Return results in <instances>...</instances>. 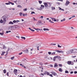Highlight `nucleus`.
I'll return each instance as SVG.
<instances>
[{
  "label": "nucleus",
  "instance_id": "1",
  "mask_svg": "<svg viewBox=\"0 0 77 77\" xmlns=\"http://www.w3.org/2000/svg\"><path fill=\"white\" fill-rule=\"evenodd\" d=\"M71 51L72 54H75L77 53V49H71Z\"/></svg>",
  "mask_w": 77,
  "mask_h": 77
},
{
  "label": "nucleus",
  "instance_id": "2",
  "mask_svg": "<svg viewBox=\"0 0 77 77\" xmlns=\"http://www.w3.org/2000/svg\"><path fill=\"white\" fill-rule=\"evenodd\" d=\"M6 18H7V17L5 15L3 16L2 18L4 21V23H6Z\"/></svg>",
  "mask_w": 77,
  "mask_h": 77
},
{
  "label": "nucleus",
  "instance_id": "3",
  "mask_svg": "<svg viewBox=\"0 0 77 77\" xmlns=\"http://www.w3.org/2000/svg\"><path fill=\"white\" fill-rule=\"evenodd\" d=\"M43 24L41 21H39L37 24V25L38 26H39L40 25H42Z\"/></svg>",
  "mask_w": 77,
  "mask_h": 77
},
{
  "label": "nucleus",
  "instance_id": "4",
  "mask_svg": "<svg viewBox=\"0 0 77 77\" xmlns=\"http://www.w3.org/2000/svg\"><path fill=\"white\" fill-rule=\"evenodd\" d=\"M18 71V70L17 69H15L14 70V74L15 75H17V72Z\"/></svg>",
  "mask_w": 77,
  "mask_h": 77
},
{
  "label": "nucleus",
  "instance_id": "5",
  "mask_svg": "<svg viewBox=\"0 0 77 77\" xmlns=\"http://www.w3.org/2000/svg\"><path fill=\"white\" fill-rule=\"evenodd\" d=\"M70 3V2L69 1L67 0L66 1V2L65 4V6H68L69 4Z\"/></svg>",
  "mask_w": 77,
  "mask_h": 77
},
{
  "label": "nucleus",
  "instance_id": "6",
  "mask_svg": "<svg viewBox=\"0 0 77 77\" xmlns=\"http://www.w3.org/2000/svg\"><path fill=\"white\" fill-rule=\"evenodd\" d=\"M66 53L67 54H71L72 53H71V49L67 51L66 52Z\"/></svg>",
  "mask_w": 77,
  "mask_h": 77
},
{
  "label": "nucleus",
  "instance_id": "7",
  "mask_svg": "<svg viewBox=\"0 0 77 77\" xmlns=\"http://www.w3.org/2000/svg\"><path fill=\"white\" fill-rule=\"evenodd\" d=\"M51 73H52V75H54V76H56V75H57V73L56 72L54 71L52 72H51Z\"/></svg>",
  "mask_w": 77,
  "mask_h": 77
},
{
  "label": "nucleus",
  "instance_id": "8",
  "mask_svg": "<svg viewBox=\"0 0 77 77\" xmlns=\"http://www.w3.org/2000/svg\"><path fill=\"white\" fill-rule=\"evenodd\" d=\"M55 51L56 52H57V53H63V51H59V50H56Z\"/></svg>",
  "mask_w": 77,
  "mask_h": 77
},
{
  "label": "nucleus",
  "instance_id": "9",
  "mask_svg": "<svg viewBox=\"0 0 77 77\" xmlns=\"http://www.w3.org/2000/svg\"><path fill=\"white\" fill-rule=\"evenodd\" d=\"M40 10H42V9H44V5H41V6L40 8Z\"/></svg>",
  "mask_w": 77,
  "mask_h": 77
},
{
  "label": "nucleus",
  "instance_id": "10",
  "mask_svg": "<svg viewBox=\"0 0 77 77\" xmlns=\"http://www.w3.org/2000/svg\"><path fill=\"white\" fill-rule=\"evenodd\" d=\"M44 5H45V8H47L48 7V4L47 3H46V2H44L43 3Z\"/></svg>",
  "mask_w": 77,
  "mask_h": 77
},
{
  "label": "nucleus",
  "instance_id": "11",
  "mask_svg": "<svg viewBox=\"0 0 77 77\" xmlns=\"http://www.w3.org/2000/svg\"><path fill=\"white\" fill-rule=\"evenodd\" d=\"M71 63H72V62H71V61L67 62V64H68V65H72L74 64L73 62V64H71Z\"/></svg>",
  "mask_w": 77,
  "mask_h": 77
},
{
  "label": "nucleus",
  "instance_id": "12",
  "mask_svg": "<svg viewBox=\"0 0 77 77\" xmlns=\"http://www.w3.org/2000/svg\"><path fill=\"white\" fill-rule=\"evenodd\" d=\"M0 23H3V24H5V23H4V21L2 19H1L0 20Z\"/></svg>",
  "mask_w": 77,
  "mask_h": 77
},
{
  "label": "nucleus",
  "instance_id": "13",
  "mask_svg": "<svg viewBox=\"0 0 77 77\" xmlns=\"http://www.w3.org/2000/svg\"><path fill=\"white\" fill-rule=\"evenodd\" d=\"M43 30H44V31H49L50 30L48 28H44L43 29Z\"/></svg>",
  "mask_w": 77,
  "mask_h": 77
},
{
  "label": "nucleus",
  "instance_id": "14",
  "mask_svg": "<svg viewBox=\"0 0 77 77\" xmlns=\"http://www.w3.org/2000/svg\"><path fill=\"white\" fill-rule=\"evenodd\" d=\"M57 66H58V65H57V63H55L54 66V68H57Z\"/></svg>",
  "mask_w": 77,
  "mask_h": 77
},
{
  "label": "nucleus",
  "instance_id": "15",
  "mask_svg": "<svg viewBox=\"0 0 77 77\" xmlns=\"http://www.w3.org/2000/svg\"><path fill=\"white\" fill-rule=\"evenodd\" d=\"M51 18L52 21H56V19L54 18Z\"/></svg>",
  "mask_w": 77,
  "mask_h": 77
},
{
  "label": "nucleus",
  "instance_id": "16",
  "mask_svg": "<svg viewBox=\"0 0 77 77\" xmlns=\"http://www.w3.org/2000/svg\"><path fill=\"white\" fill-rule=\"evenodd\" d=\"M55 57H56V58L58 59H60V57L59 56H55Z\"/></svg>",
  "mask_w": 77,
  "mask_h": 77
},
{
  "label": "nucleus",
  "instance_id": "17",
  "mask_svg": "<svg viewBox=\"0 0 77 77\" xmlns=\"http://www.w3.org/2000/svg\"><path fill=\"white\" fill-rule=\"evenodd\" d=\"M29 29L30 30H31V31H32V32H35V30L32 29H31L30 28H29Z\"/></svg>",
  "mask_w": 77,
  "mask_h": 77
},
{
  "label": "nucleus",
  "instance_id": "18",
  "mask_svg": "<svg viewBox=\"0 0 77 77\" xmlns=\"http://www.w3.org/2000/svg\"><path fill=\"white\" fill-rule=\"evenodd\" d=\"M9 24H14V23L12 21H10L9 22Z\"/></svg>",
  "mask_w": 77,
  "mask_h": 77
},
{
  "label": "nucleus",
  "instance_id": "19",
  "mask_svg": "<svg viewBox=\"0 0 77 77\" xmlns=\"http://www.w3.org/2000/svg\"><path fill=\"white\" fill-rule=\"evenodd\" d=\"M9 50H10V48H8V50L6 51L7 54L8 53V51H9Z\"/></svg>",
  "mask_w": 77,
  "mask_h": 77
},
{
  "label": "nucleus",
  "instance_id": "20",
  "mask_svg": "<svg viewBox=\"0 0 77 77\" xmlns=\"http://www.w3.org/2000/svg\"><path fill=\"white\" fill-rule=\"evenodd\" d=\"M59 71H60V72H62V69L61 68H60L59 69Z\"/></svg>",
  "mask_w": 77,
  "mask_h": 77
},
{
  "label": "nucleus",
  "instance_id": "21",
  "mask_svg": "<svg viewBox=\"0 0 77 77\" xmlns=\"http://www.w3.org/2000/svg\"><path fill=\"white\" fill-rule=\"evenodd\" d=\"M5 53V51L3 52L1 54V56H3Z\"/></svg>",
  "mask_w": 77,
  "mask_h": 77
},
{
  "label": "nucleus",
  "instance_id": "22",
  "mask_svg": "<svg viewBox=\"0 0 77 77\" xmlns=\"http://www.w3.org/2000/svg\"><path fill=\"white\" fill-rule=\"evenodd\" d=\"M33 19L34 21H37V20L35 19V17H33Z\"/></svg>",
  "mask_w": 77,
  "mask_h": 77
},
{
  "label": "nucleus",
  "instance_id": "23",
  "mask_svg": "<svg viewBox=\"0 0 77 77\" xmlns=\"http://www.w3.org/2000/svg\"><path fill=\"white\" fill-rule=\"evenodd\" d=\"M56 56H55L53 58L54 61H55V60H56Z\"/></svg>",
  "mask_w": 77,
  "mask_h": 77
},
{
  "label": "nucleus",
  "instance_id": "24",
  "mask_svg": "<svg viewBox=\"0 0 77 77\" xmlns=\"http://www.w3.org/2000/svg\"><path fill=\"white\" fill-rule=\"evenodd\" d=\"M29 52V50L27 49H26L25 50V53H28Z\"/></svg>",
  "mask_w": 77,
  "mask_h": 77
},
{
  "label": "nucleus",
  "instance_id": "25",
  "mask_svg": "<svg viewBox=\"0 0 77 77\" xmlns=\"http://www.w3.org/2000/svg\"><path fill=\"white\" fill-rule=\"evenodd\" d=\"M20 16V17H21L22 16V15H23V13L22 12H20L19 13Z\"/></svg>",
  "mask_w": 77,
  "mask_h": 77
},
{
  "label": "nucleus",
  "instance_id": "26",
  "mask_svg": "<svg viewBox=\"0 0 77 77\" xmlns=\"http://www.w3.org/2000/svg\"><path fill=\"white\" fill-rule=\"evenodd\" d=\"M56 54V52H53V53H51V55H54V54Z\"/></svg>",
  "mask_w": 77,
  "mask_h": 77
},
{
  "label": "nucleus",
  "instance_id": "27",
  "mask_svg": "<svg viewBox=\"0 0 77 77\" xmlns=\"http://www.w3.org/2000/svg\"><path fill=\"white\" fill-rule=\"evenodd\" d=\"M51 8L52 10H53L54 9H55V7H51Z\"/></svg>",
  "mask_w": 77,
  "mask_h": 77
},
{
  "label": "nucleus",
  "instance_id": "28",
  "mask_svg": "<svg viewBox=\"0 0 77 77\" xmlns=\"http://www.w3.org/2000/svg\"><path fill=\"white\" fill-rule=\"evenodd\" d=\"M13 28V26H11L9 27V28L10 29V30H11V29H12Z\"/></svg>",
  "mask_w": 77,
  "mask_h": 77
},
{
  "label": "nucleus",
  "instance_id": "29",
  "mask_svg": "<svg viewBox=\"0 0 77 77\" xmlns=\"http://www.w3.org/2000/svg\"><path fill=\"white\" fill-rule=\"evenodd\" d=\"M10 4H11L12 5H14V3L12 2H10Z\"/></svg>",
  "mask_w": 77,
  "mask_h": 77
},
{
  "label": "nucleus",
  "instance_id": "30",
  "mask_svg": "<svg viewBox=\"0 0 77 77\" xmlns=\"http://www.w3.org/2000/svg\"><path fill=\"white\" fill-rule=\"evenodd\" d=\"M4 71V74H6V69H4L3 70Z\"/></svg>",
  "mask_w": 77,
  "mask_h": 77
},
{
  "label": "nucleus",
  "instance_id": "31",
  "mask_svg": "<svg viewBox=\"0 0 77 77\" xmlns=\"http://www.w3.org/2000/svg\"><path fill=\"white\" fill-rule=\"evenodd\" d=\"M4 34V32H3L2 33L0 32V35H2V36H3V35Z\"/></svg>",
  "mask_w": 77,
  "mask_h": 77
},
{
  "label": "nucleus",
  "instance_id": "32",
  "mask_svg": "<svg viewBox=\"0 0 77 77\" xmlns=\"http://www.w3.org/2000/svg\"><path fill=\"white\" fill-rule=\"evenodd\" d=\"M17 7H18V8H22V7L20 5H17Z\"/></svg>",
  "mask_w": 77,
  "mask_h": 77
},
{
  "label": "nucleus",
  "instance_id": "33",
  "mask_svg": "<svg viewBox=\"0 0 77 77\" xmlns=\"http://www.w3.org/2000/svg\"><path fill=\"white\" fill-rule=\"evenodd\" d=\"M15 58V57H11V60H14V58Z\"/></svg>",
  "mask_w": 77,
  "mask_h": 77
},
{
  "label": "nucleus",
  "instance_id": "34",
  "mask_svg": "<svg viewBox=\"0 0 77 77\" xmlns=\"http://www.w3.org/2000/svg\"><path fill=\"white\" fill-rule=\"evenodd\" d=\"M64 21H65V18H64L63 20H61V22Z\"/></svg>",
  "mask_w": 77,
  "mask_h": 77
},
{
  "label": "nucleus",
  "instance_id": "35",
  "mask_svg": "<svg viewBox=\"0 0 77 77\" xmlns=\"http://www.w3.org/2000/svg\"><path fill=\"white\" fill-rule=\"evenodd\" d=\"M38 2L39 3V4H41L42 3V2L41 1H38Z\"/></svg>",
  "mask_w": 77,
  "mask_h": 77
},
{
  "label": "nucleus",
  "instance_id": "36",
  "mask_svg": "<svg viewBox=\"0 0 77 77\" xmlns=\"http://www.w3.org/2000/svg\"><path fill=\"white\" fill-rule=\"evenodd\" d=\"M9 3H5V5H10V2H9Z\"/></svg>",
  "mask_w": 77,
  "mask_h": 77
},
{
  "label": "nucleus",
  "instance_id": "37",
  "mask_svg": "<svg viewBox=\"0 0 77 77\" xmlns=\"http://www.w3.org/2000/svg\"><path fill=\"white\" fill-rule=\"evenodd\" d=\"M3 48L4 49H6V47L5 46V45H3Z\"/></svg>",
  "mask_w": 77,
  "mask_h": 77
},
{
  "label": "nucleus",
  "instance_id": "38",
  "mask_svg": "<svg viewBox=\"0 0 77 77\" xmlns=\"http://www.w3.org/2000/svg\"><path fill=\"white\" fill-rule=\"evenodd\" d=\"M21 38L22 39H26V38L25 37H21Z\"/></svg>",
  "mask_w": 77,
  "mask_h": 77
},
{
  "label": "nucleus",
  "instance_id": "39",
  "mask_svg": "<svg viewBox=\"0 0 77 77\" xmlns=\"http://www.w3.org/2000/svg\"><path fill=\"white\" fill-rule=\"evenodd\" d=\"M27 8H26L25 9H23V11H27Z\"/></svg>",
  "mask_w": 77,
  "mask_h": 77
},
{
  "label": "nucleus",
  "instance_id": "40",
  "mask_svg": "<svg viewBox=\"0 0 77 77\" xmlns=\"http://www.w3.org/2000/svg\"><path fill=\"white\" fill-rule=\"evenodd\" d=\"M58 47L59 48H61V47H62V46H60L59 44H58Z\"/></svg>",
  "mask_w": 77,
  "mask_h": 77
},
{
  "label": "nucleus",
  "instance_id": "41",
  "mask_svg": "<svg viewBox=\"0 0 77 77\" xmlns=\"http://www.w3.org/2000/svg\"><path fill=\"white\" fill-rule=\"evenodd\" d=\"M35 14V13L34 11H32L31 13V14Z\"/></svg>",
  "mask_w": 77,
  "mask_h": 77
},
{
  "label": "nucleus",
  "instance_id": "42",
  "mask_svg": "<svg viewBox=\"0 0 77 77\" xmlns=\"http://www.w3.org/2000/svg\"><path fill=\"white\" fill-rule=\"evenodd\" d=\"M20 65L21 66H22V67H23L24 66V65H23V64H20Z\"/></svg>",
  "mask_w": 77,
  "mask_h": 77
},
{
  "label": "nucleus",
  "instance_id": "43",
  "mask_svg": "<svg viewBox=\"0 0 77 77\" xmlns=\"http://www.w3.org/2000/svg\"><path fill=\"white\" fill-rule=\"evenodd\" d=\"M39 64L40 65H43V64L41 62L39 63Z\"/></svg>",
  "mask_w": 77,
  "mask_h": 77
},
{
  "label": "nucleus",
  "instance_id": "44",
  "mask_svg": "<svg viewBox=\"0 0 77 77\" xmlns=\"http://www.w3.org/2000/svg\"><path fill=\"white\" fill-rule=\"evenodd\" d=\"M49 60L50 59H51V60H53V58L51 57H50V58H48Z\"/></svg>",
  "mask_w": 77,
  "mask_h": 77
},
{
  "label": "nucleus",
  "instance_id": "45",
  "mask_svg": "<svg viewBox=\"0 0 77 77\" xmlns=\"http://www.w3.org/2000/svg\"><path fill=\"white\" fill-rule=\"evenodd\" d=\"M69 72H68V71H67V70H66L65 71V73H68Z\"/></svg>",
  "mask_w": 77,
  "mask_h": 77
},
{
  "label": "nucleus",
  "instance_id": "46",
  "mask_svg": "<svg viewBox=\"0 0 77 77\" xmlns=\"http://www.w3.org/2000/svg\"><path fill=\"white\" fill-rule=\"evenodd\" d=\"M48 54H51V52H48Z\"/></svg>",
  "mask_w": 77,
  "mask_h": 77
},
{
  "label": "nucleus",
  "instance_id": "47",
  "mask_svg": "<svg viewBox=\"0 0 77 77\" xmlns=\"http://www.w3.org/2000/svg\"><path fill=\"white\" fill-rule=\"evenodd\" d=\"M48 72H45L44 73V74H47V73Z\"/></svg>",
  "mask_w": 77,
  "mask_h": 77
},
{
  "label": "nucleus",
  "instance_id": "48",
  "mask_svg": "<svg viewBox=\"0 0 77 77\" xmlns=\"http://www.w3.org/2000/svg\"><path fill=\"white\" fill-rule=\"evenodd\" d=\"M7 75H8V76H9V72H8L7 73Z\"/></svg>",
  "mask_w": 77,
  "mask_h": 77
},
{
  "label": "nucleus",
  "instance_id": "49",
  "mask_svg": "<svg viewBox=\"0 0 77 77\" xmlns=\"http://www.w3.org/2000/svg\"><path fill=\"white\" fill-rule=\"evenodd\" d=\"M22 54H23V52H21V53H19V55H21Z\"/></svg>",
  "mask_w": 77,
  "mask_h": 77
},
{
  "label": "nucleus",
  "instance_id": "50",
  "mask_svg": "<svg viewBox=\"0 0 77 77\" xmlns=\"http://www.w3.org/2000/svg\"><path fill=\"white\" fill-rule=\"evenodd\" d=\"M56 3L58 5H60V3L59 2H56Z\"/></svg>",
  "mask_w": 77,
  "mask_h": 77
},
{
  "label": "nucleus",
  "instance_id": "51",
  "mask_svg": "<svg viewBox=\"0 0 77 77\" xmlns=\"http://www.w3.org/2000/svg\"><path fill=\"white\" fill-rule=\"evenodd\" d=\"M37 9L38 10H40V11L41 10L40 8H37Z\"/></svg>",
  "mask_w": 77,
  "mask_h": 77
},
{
  "label": "nucleus",
  "instance_id": "52",
  "mask_svg": "<svg viewBox=\"0 0 77 77\" xmlns=\"http://www.w3.org/2000/svg\"><path fill=\"white\" fill-rule=\"evenodd\" d=\"M29 50H30L31 51H32V50H33V48L32 49H29Z\"/></svg>",
  "mask_w": 77,
  "mask_h": 77
},
{
  "label": "nucleus",
  "instance_id": "53",
  "mask_svg": "<svg viewBox=\"0 0 77 77\" xmlns=\"http://www.w3.org/2000/svg\"><path fill=\"white\" fill-rule=\"evenodd\" d=\"M59 66L61 67V66H62V65L61 64H59Z\"/></svg>",
  "mask_w": 77,
  "mask_h": 77
},
{
  "label": "nucleus",
  "instance_id": "54",
  "mask_svg": "<svg viewBox=\"0 0 77 77\" xmlns=\"http://www.w3.org/2000/svg\"><path fill=\"white\" fill-rule=\"evenodd\" d=\"M13 23H16V20H13Z\"/></svg>",
  "mask_w": 77,
  "mask_h": 77
},
{
  "label": "nucleus",
  "instance_id": "55",
  "mask_svg": "<svg viewBox=\"0 0 77 77\" xmlns=\"http://www.w3.org/2000/svg\"><path fill=\"white\" fill-rule=\"evenodd\" d=\"M42 75H44V74H43V73H41V74L40 75V76H41Z\"/></svg>",
  "mask_w": 77,
  "mask_h": 77
},
{
  "label": "nucleus",
  "instance_id": "56",
  "mask_svg": "<svg viewBox=\"0 0 77 77\" xmlns=\"http://www.w3.org/2000/svg\"><path fill=\"white\" fill-rule=\"evenodd\" d=\"M74 17H75V15H72V18H74Z\"/></svg>",
  "mask_w": 77,
  "mask_h": 77
},
{
  "label": "nucleus",
  "instance_id": "57",
  "mask_svg": "<svg viewBox=\"0 0 77 77\" xmlns=\"http://www.w3.org/2000/svg\"><path fill=\"white\" fill-rule=\"evenodd\" d=\"M47 74V75H48L50 74V73L48 72H47V74Z\"/></svg>",
  "mask_w": 77,
  "mask_h": 77
},
{
  "label": "nucleus",
  "instance_id": "58",
  "mask_svg": "<svg viewBox=\"0 0 77 77\" xmlns=\"http://www.w3.org/2000/svg\"><path fill=\"white\" fill-rule=\"evenodd\" d=\"M52 45H56V44L52 43Z\"/></svg>",
  "mask_w": 77,
  "mask_h": 77
},
{
  "label": "nucleus",
  "instance_id": "59",
  "mask_svg": "<svg viewBox=\"0 0 77 77\" xmlns=\"http://www.w3.org/2000/svg\"><path fill=\"white\" fill-rule=\"evenodd\" d=\"M74 74H77V71H75L74 72Z\"/></svg>",
  "mask_w": 77,
  "mask_h": 77
},
{
  "label": "nucleus",
  "instance_id": "60",
  "mask_svg": "<svg viewBox=\"0 0 77 77\" xmlns=\"http://www.w3.org/2000/svg\"><path fill=\"white\" fill-rule=\"evenodd\" d=\"M16 21V23H18V22H20V21L18 20H17Z\"/></svg>",
  "mask_w": 77,
  "mask_h": 77
},
{
  "label": "nucleus",
  "instance_id": "61",
  "mask_svg": "<svg viewBox=\"0 0 77 77\" xmlns=\"http://www.w3.org/2000/svg\"><path fill=\"white\" fill-rule=\"evenodd\" d=\"M50 76V77H53V75H52V74H50L49 75Z\"/></svg>",
  "mask_w": 77,
  "mask_h": 77
},
{
  "label": "nucleus",
  "instance_id": "62",
  "mask_svg": "<svg viewBox=\"0 0 77 77\" xmlns=\"http://www.w3.org/2000/svg\"><path fill=\"white\" fill-rule=\"evenodd\" d=\"M73 5H77V3H75V2H74L73 3Z\"/></svg>",
  "mask_w": 77,
  "mask_h": 77
},
{
  "label": "nucleus",
  "instance_id": "63",
  "mask_svg": "<svg viewBox=\"0 0 77 77\" xmlns=\"http://www.w3.org/2000/svg\"><path fill=\"white\" fill-rule=\"evenodd\" d=\"M59 10H62V8H60V7H59Z\"/></svg>",
  "mask_w": 77,
  "mask_h": 77
},
{
  "label": "nucleus",
  "instance_id": "64",
  "mask_svg": "<svg viewBox=\"0 0 77 77\" xmlns=\"http://www.w3.org/2000/svg\"><path fill=\"white\" fill-rule=\"evenodd\" d=\"M73 72H74L73 71H72V72H71L70 73V74H73Z\"/></svg>",
  "mask_w": 77,
  "mask_h": 77
}]
</instances>
